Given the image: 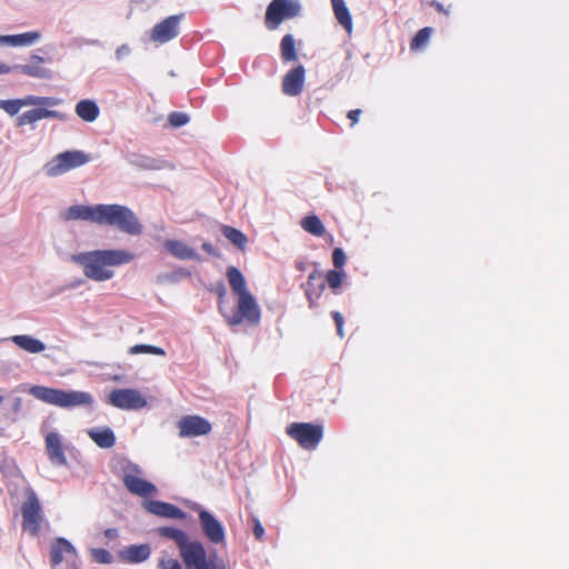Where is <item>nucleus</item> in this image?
I'll return each instance as SVG.
<instances>
[{"mask_svg": "<svg viewBox=\"0 0 569 569\" xmlns=\"http://www.w3.org/2000/svg\"><path fill=\"white\" fill-rule=\"evenodd\" d=\"M133 259V253L123 249L92 250L71 257L87 278L98 282L110 280L114 276L112 267L127 264Z\"/></svg>", "mask_w": 569, "mask_h": 569, "instance_id": "nucleus-1", "label": "nucleus"}, {"mask_svg": "<svg viewBox=\"0 0 569 569\" xmlns=\"http://www.w3.org/2000/svg\"><path fill=\"white\" fill-rule=\"evenodd\" d=\"M97 224L116 228L129 236H139L143 227L137 214L127 206L99 204Z\"/></svg>", "mask_w": 569, "mask_h": 569, "instance_id": "nucleus-2", "label": "nucleus"}, {"mask_svg": "<svg viewBox=\"0 0 569 569\" xmlns=\"http://www.w3.org/2000/svg\"><path fill=\"white\" fill-rule=\"evenodd\" d=\"M29 393L38 400L60 408L90 407L93 397L89 392L77 390H61L44 386H33Z\"/></svg>", "mask_w": 569, "mask_h": 569, "instance_id": "nucleus-3", "label": "nucleus"}, {"mask_svg": "<svg viewBox=\"0 0 569 569\" xmlns=\"http://www.w3.org/2000/svg\"><path fill=\"white\" fill-rule=\"evenodd\" d=\"M179 551L188 569H227L216 555L207 558L206 549L198 540L188 538Z\"/></svg>", "mask_w": 569, "mask_h": 569, "instance_id": "nucleus-4", "label": "nucleus"}, {"mask_svg": "<svg viewBox=\"0 0 569 569\" xmlns=\"http://www.w3.org/2000/svg\"><path fill=\"white\" fill-rule=\"evenodd\" d=\"M118 465L123 485L128 491L139 497H149L157 493V488L153 483L140 478L142 470L138 465L124 459L119 460Z\"/></svg>", "mask_w": 569, "mask_h": 569, "instance_id": "nucleus-5", "label": "nucleus"}, {"mask_svg": "<svg viewBox=\"0 0 569 569\" xmlns=\"http://www.w3.org/2000/svg\"><path fill=\"white\" fill-rule=\"evenodd\" d=\"M22 529L30 536L39 535L44 516L37 493L32 489L27 490V498L21 506Z\"/></svg>", "mask_w": 569, "mask_h": 569, "instance_id": "nucleus-6", "label": "nucleus"}, {"mask_svg": "<svg viewBox=\"0 0 569 569\" xmlns=\"http://www.w3.org/2000/svg\"><path fill=\"white\" fill-rule=\"evenodd\" d=\"M89 161L88 154L80 150L64 151L57 154L43 167L47 177H58Z\"/></svg>", "mask_w": 569, "mask_h": 569, "instance_id": "nucleus-7", "label": "nucleus"}, {"mask_svg": "<svg viewBox=\"0 0 569 569\" xmlns=\"http://www.w3.org/2000/svg\"><path fill=\"white\" fill-rule=\"evenodd\" d=\"M300 0H272L266 11V26L277 29L283 20L293 19L301 13Z\"/></svg>", "mask_w": 569, "mask_h": 569, "instance_id": "nucleus-8", "label": "nucleus"}, {"mask_svg": "<svg viewBox=\"0 0 569 569\" xmlns=\"http://www.w3.org/2000/svg\"><path fill=\"white\" fill-rule=\"evenodd\" d=\"M237 298V311L231 316H226L228 325L234 327L240 325L242 321H246L251 326L259 325L261 310L251 292Z\"/></svg>", "mask_w": 569, "mask_h": 569, "instance_id": "nucleus-9", "label": "nucleus"}, {"mask_svg": "<svg viewBox=\"0 0 569 569\" xmlns=\"http://www.w3.org/2000/svg\"><path fill=\"white\" fill-rule=\"evenodd\" d=\"M287 433L305 449H313L321 441L323 432L320 426L295 422L288 426Z\"/></svg>", "mask_w": 569, "mask_h": 569, "instance_id": "nucleus-10", "label": "nucleus"}, {"mask_svg": "<svg viewBox=\"0 0 569 569\" xmlns=\"http://www.w3.org/2000/svg\"><path fill=\"white\" fill-rule=\"evenodd\" d=\"M109 402L122 410H140L147 407L144 396L137 389H116L109 395Z\"/></svg>", "mask_w": 569, "mask_h": 569, "instance_id": "nucleus-11", "label": "nucleus"}, {"mask_svg": "<svg viewBox=\"0 0 569 569\" xmlns=\"http://www.w3.org/2000/svg\"><path fill=\"white\" fill-rule=\"evenodd\" d=\"M60 103V99L51 97L26 96L21 99H0V109L13 117L24 107H54Z\"/></svg>", "mask_w": 569, "mask_h": 569, "instance_id": "nucleus-12", "label": "nucleus"}, {"mask_svg": "<svg viewBox=\"0 0 569 569\" xmlns=\"http://www.w3.org/2000/svg\"><path fill=\"white\" fill-rule=\"evenodd\" d=\"M183 14H173L157 23L150 32L152 42L163 44L174 39L179 34V26Z\"/></svg>", "mask_w": 569, "mask_h": 569, "instance_id": "nucleus-13", "label": "nucleus"}, {"mask_svg": "<svg viewBox=\"0 0 569 569\" xmlns=\"http://www.w3.org/2000/svg\"><path fill=\"white\" fill-rule=\"evenodd\" d=\"M199 512V522L203 535L212 543L219 545L226 541V532L222 523L209 511L197 507Z\"/></svg>", "mask_w": 569, "mask_h": 569, "instance_id": "nucleus-14", "label": "nucleus"}, {"mask_svg": "<svg viewBox=\"0 0 569 569\" xmlns=\"http://www.w3.org/2000/svg\"><path fill=\"white\" fill-rule=\"evenodd\" d=\"M78 558V551L73 545L66 538H56L50 546V561L52 569H59L62 561L71 562Z\"/></svg>", "mask_w": 569, "mask_h": 569, "instance_id": "nucleus-15", "label": "nucleus"}, {"mask_svg": "<svg viewBox=\"0 0 569 569\" xmlns=\"http://www.w3.org/2000/svg\"><path fill=\"white\" fill-rule=\"evenodd\" d=\"M179 437L192 438L204 436L210 432L211 425L199 416H186L178 421Z\"/></svg>", "mask_w": 569, "mask_h": 569, "instance_id": "nucleus-16", "label": "nucleus"}, {"mask_svg": "<svg viewBox=\"0 0 569 569\" xmlns=\"http://www.w3.org/2000/svg\"><path fill=\"white\" fill-rule=\"evenodd\" d=\"M305 74L306 70L301 64L288 71L282 80L283 93L290 97L298 96L303 89Z\"/></svg>", "mask_w": 569, "mask_h": 569, "instance_id": "nucleus-17", "label": "nucleus"}, {"mask_svg": "<svg viewBox=\"0 0 569 569\" xmlns=\"http://www.w3.org/2000/svg\"><path fill=\"white\" fill-rule=\"evenodd\" d=\"M98 210L99 204L96 206H84V204H74L67 208L61 217L66 221L71 220H84L97 223L98 220Z\"/></svg>", "mask_w": 569, "mask_h": 569, "instance_id": "nucleus-18", "label": "nucleus"}, {"mask_svg": "<svg viewBox=\"0 0 569 569\" xmlns=\"http://www.w3.org/2000/svg\"><path fill=\"white\" fill-rule=\"evenodd\" d=\"M46 450L50 461L56 466H66L67 457L62 448L61 436L51 431L46 437Z\"/></svg>", "mask_w": 569, "mask_h": 569, "instance_id": "nucleus-19", "label": "nucleus"}, {"mask_svg": "<svg viewBox=\"0 0 569 569\" xmlns=\"http://www.w3.org/2000/svg\"><path fill=\"white\" fill-rule=\"evenodd\" d=\"M143 507L148 512L163 518L183 519L186 516V513L178 507L163 501H146Z\"/></svg>", "mask_w": 569, "mask_h": 569, "instance_id": "nucleus-20", "label": "nucleus"}, {"mask_svg": "<svg viewBox=\"0 0 569 569\" xmlns=\"http://www.w3.org/2000/svg\"><path fill=\"white\" fill-rule=\"evenodd\" d=\"M164 249L174 258L180 260H200L197 251L180 240L169 239L163 242Z\"/></svg>", "mask_w": 569, "mask_h": 569, "instance_id": "nucleus-21", "label": "nucleus"}, {"mask_svg": "<svg viewBox=\"0 0 569 569\" xmlns=\"http://www.w3.org/2000/svg\"><path fill=\"white\" fill-rule=\"evenodd\" d=\"M151 555V548L147 543L131 545L119 552V557L129 563H139L147 560Z\"/></svg>", "mask_w": 569, "mask_h": 569, "instance_id": "nucleus-22", "label": "nucleus"}, {"mask_svg": "<svg viewBox=\"0 0 569 569\" xmlns=\"http://www.w3.org/2000/svg\"><path fill=\"white\" fill-rule=\"evenodd\" d=\"M48 118L63 119V116L59 111H56V110H49L46 108H37V109L28 110V111L21 113L17 118V126L20 127V126H24V124H30V123H34L39 120L48 119Z\"/></svg>", "mask_w": 569, "mask_h": 569, "instance_id": "nucleus-23", "label": "nucleus"}, {"mask_svg": "<svg viewBox=\"0 0 569 569\" xmlns=\"http://www.w3.org/2000/svg\"><path fill=\"white\" fill-rule=\"evenodd\" d=\"M38 31H30L20 34L0 36V46L27 47L40 40Z\"/></svg>", "mask_w": 569, "mask_h": 569, "instance_id": "nucleus-24", "label": "nucleus"}, {"mask_svg": "<svg viewBox=\"0 0 569 569\" xmlns=\"http://www.w3.org/2000/svg\"><path fill=\"white\" fill-rule=\"evenodd\" d=\"M76 114L86 122H93L99 118L100 109L92 99L80 100L74 107Z\"/></svg>", "mask_w": 569, "mask_h": 569, "instance_id": "nucleus-25", "label": "nucleus"}, {"mask_svg": "<svg viewBox=\"0 0 569 569\" xmlns=\"http://www.w3.org/2000/svg\"><path fill=\"white\" fill-rule=\"evenodd\" d=\"M10 340L20 349L29 353H40L46 350V345L32 336L29 335H16Z\"/></svg>", "mask_w": 569, "mask_h": 569, "instance_id": "nucleus-26", "label": "nucleus"}, {"mask_svg": "<svg viewBox=\"0 0 569 569\" xmlns=\"http://www.w3.org/2000/svg\"><path fill=\"white\" fill-rule=\"evenodd\" d=\"M89 438L100 448H111L116 442L113 431L109 427L91 428L87 431Z\"/></svg>", "mask_w": 569, "mask_h": 569, "instance_id": "nucleus-27", "label": "nucleus"}, {"mask_svg": "<svg viewBox=\"0 0 569 569\" xmlns=\"http://www.w3.org/2000/svg\"><path fill=\"white\" fill-rule=\"evenodd\" d=\"M335 17L348 33L352 32V18L345 0H331Z\"/></svg>", "mask_w": 569, "mask_h": 569, "instance_id": "nucleus-28", "label": "nucleus"}, {"mask_svg": "<svg viewBox=\"0 0 569 569\" xmlns=\"http://www.w3.org/2000/svg\"><path fill=\"white\" fill-rule=\"evenodd\" d=\"M227 278L233 293L237 297L250 292L247 288L246 279L238 268L229 267L227 269Z\"/></svg>", "mask_w": 569, "mask_h": 569, "instance_id": "nucleus-29", "label": "nucleus"}, {"mask_svg": "<svg viewBox=\"0 0 569 569\" xmlns=\"http://www.w3.org/2000/svg\"><path fill=\"white\" fill-rule=\"evenodd\" d=\"M221 231H222V234L237 248H239L240 250L246 249L248 239H247L246 234L242 233L240 230H238L233 227L223 226Z\"/></svg>", "mask_w": 569, "mask_h": 569, "instance_id": "nucleus-30", "label": "nucleus"}, {"mask_svg": "<svg viewBox=\"0 0 569 569\" xmlns=\"http://www.w3.org/2000/svg\"><path fill=\"white\" fill-rule=\"evenodd\" d=\"M127 160L131 166L137 167L139 169L157 170L160 168L157 163V160L138 153L129 154Z\"/></svg>", "mask_w": 569, "mask_h": 569, "instance_id": "nucleus-31", "label": "nucleus"}, {"mask_svg": "<svg viewBox=\"0 0 569 569\" xmlns=\"http://www.w3.org/2000/svg\"><path fill=\"white\" fill-rule=\"evenodd\" d=\"M189 271L184 268H178L170 272L159 273L156 278L157 283L159 284H173L178 283L181 279L189 277Z\"/></svg>", "mask_w": 569, "mask_h": 569, "instance_id": "nucleus-32", "label": "nucleus"}, {"mask_svg": "<svg viewBox=\"0 0 569 569\" xmlns=\"http://www.w3.org/2000/svg\"><path fill=\"white\" fill-rule=\"evenodd\" d=\"M158 532L160 536L168 538L177 545V547L180 549V547L186 542V540L189 538L188 535L180 529L173 528V527H160L158 529Z\"/></svg>", "mask_w": 569, "mask_h": 569, "instance_id": "nucleus-33", "label": "nucleus"}, {"mask_svg": "<svg viewBox=\"0 0 569 569\" xmlns=\"http://www.w3.org/2000/svg\"><path fill=\"white\" fill-rule=\"evenodd\" d=\"M11 68V72L16 70H20L22 73L36 77L40 79H48L50 78V71L41 66H33V64H17Z\"/></svg>", "mask_w": 569, "mask_h": 569, "instance_id": "nucleus-34", "label": "nucleus"}, {"mask_svg": "<svg viewBox=\"0 0 569 569\" xmlns=\"http://www.w3.org/2000/svg\"><path fill=\"white\" fill-rule=\"evenodd\" d=\"M301 227L313 236H322L325 233V226L317 216H308L301 221Z\"/></svg>", "mask_w": 569, "mask_h": 569, "instance_id": "nucleus-35", "label": "nucleus"}, {"mask_svg": "<svg viewBox=\"0 0 569 569\" xmlns=\"http://www.w3.org/2000/svg\"><path fill=\"white\" fill-rule=\"evenodd\" d=\"M281 54L286 61H293L297 59V52L295 48V39L291 34H286L280 43Z\"/></svg>", "mask_w": 569, "mask_h": 569, "instance_id": "nucleus-36", "label": "nucleus"}, {"mask_svg": "<svg viewBox=\"0 0 569 569\" xmlns=\"http://www.w3.org/2000/svg\"><path fill=\"white\" fill-rule=\"evenodd\" d=\"M129 353H131V355L151 353V355H157V356H164L166 351L160 347L141 343V345L132 346L129 349Z\"/></svg>", "mask_w": 569, "mask_h": 569, "instance_id": "nucleus-37", "label": "nucleus"}, {"mask_svg": "<svg viewBox=\"0 0 569 569\" xmlns=\"http://www.w3.org/2000/svg\"><path fill=\"white\" fill-rule=\"evenodd\" d=\"M432 29L427 27L417 32L411 42V49H418L426 44L431 36Z\"/></svg>", "mask_w": 569, "mask_h": 569, "instance_id": "nucleus-38", "label": "nucleus"}, {"mask_svg": "<svg viewBox=\"0 0 569 569\" xmlns=\"http://www.w3.org/2000/svg\"><path fill=\"white\" fill-rule=\"evenodd\" d=\"M345 277H346L345 271L330 270V271H328V273L326 276V280H327L328 286L331 289L336 290V289L340 288Z\"/></svg>", "mask_w": 569, "mask_h": 569, "instance_id": "nucleus-39", "label": "nucleus"}, {"mask_svg": "<svg viewBox=\"0 0 569 569\" xmlns=\"http://www.w3.org/2000/svg\"><path fill=\"white\" fill-rule=\"evenodd\" d=\"M169 123L172 126V127H182L184 124H187L190 120L189 116L184 112H172L169 114Z\"/></svg>", "mask_w": 569, "mask_h": 569, "instance_id": "nucleus-40", "label": "nucleus"}, {"mask_svg": "<svg viewBox=\"0 0 569 569\" xmlns=\"http://www.w3.org/2000/svg\"><path fill=\"white\" fill-rule=\"evenodd\" d=\"M92 558L98 563H111L112 562V556L111 553L106 549H92L91 550Z\"/></svg>", "mask_w": 569, "mask_h": 569, "instance_id": "nucleus-41", "label": "nucleus"}, {"mask_svg": "<svg viewBox=\"0 0 569 569\" xmlns=\"http://www.w3.org/2000/svg\"><path fill=\"white\" fill-rule=\"evenodd\" d=\"M346 254L341 248H336L332 252L333 266L338 269L342 268L346 263Z\"/></svg>", "mask_w": 569, "mask_h": 569, "instance_id": "nucleus-42", "label": "nucleus"}, {"mask_svg": "<svg viewBox=\"0 0 569 569\" xmlns=\"http://www.w3.org/2000/svg\"><path fill=\"white\" fill-rule=\"evenodd\" d=\"M325 288H326L325 283H321L317 291H312L309 288L306 290V296L309 301L310 308H313L316 306V301L320 297V295L322 293Z\"/></svg>", "mask_w": 569, "mask_h": 569, "instance_id": "nucleus-43", "label": "nucleus"}, {"mask_svg": "<svg viewBox=\"0 0 569 569\" xmlns=\"http://www.w3.org/2000/svg\"><path fill=\"white\" fill-rule=\"evenodd\" d=\"M131 51L132 50H131L130 46L127 43H123L116 49L114 57H116L117 61H122L123 59H126L127 57H129L131 54Z\"/></svg>", "mask_w": 569, "mask_h": 569, "instance_id": "nucleus-44", "label": "nucleus"}, {"mask_svg": "<svg viewBox=\"0 0 569 569\" xmlns=\"http://www.w3.org/2000/svg\"><path fill=\"white\" fill-rule=\"evenodd\" d=\"M159 565L162 569H182L176 559H161Z\"/></svg>", "mask_w": 569, "mask_h": 569, "instance_id": "nucleus-45", "label": "nucleus"}, {"mask_svg": "<svg viewBox=\"0 0 569 569\" xmlns=\"http://www.w3.org/2000/svg\"><path fill=\"white\" fill-rule=\"evenodd\" d=\"M253 535L257 539H261L264 535V528L262 527V525L259 520L254 521Z\"/></svg>", "mask_w": 569, "mask_h": 569, "instance_id": "nucleus-46", "label": "nucleus"}, {"mask_svg": "<svg viewBox=\"0 0 569 569\" xmlns=\"http://www.w3.org/2000/svg\"><path fill=\"white\" fill-rule=\"evenodd\" d=\"M22 408V399L20 397H17L11 406V410L14 415L19 413Z\"/></svg>", "mask_w": 569, "mask_h": 569, "instance_id": "nucleus-47", "label": "nucleus"}, {"mask_svg": "<svg viewBox=\"0 0 569 569\" xmlns=\"http://www.w3.org/2000/svg\"><path fill=\"white\" fill-rule=\"evenodd\" d=\"M360 114H361V110L360 109L351 110L348 113V118L352 121V126L359 121Z\"/></svg>", "mask_w": 569, "mask_h": 569, "instance_id": "nucleus-48", "label": "nucleus"}, {"mask_svg": "<svg viewBox=\"0 0 569 569\" xmlns=\"http://www.w3.org/2000/svg\"><path fill=\"white\" fill-rule=\"evenodd\" d=\"M332 318H333L337 327L343 326V317L340 312H338V311L332 312Z\"/></svg>", "mask_w": 569, "mask_h": 569, "instance_id": "nucleus-49", "label": "nucleus"}, {"mask_svg": "<svg viewBox=\"0 0 569 569\" xmlns=\"http://www.w3.org/2000/svg\"><path fill=\"white\" fill-rule=\"evenodd\" d=\"M104 536L108 539H114L118 536V530L114 528H109L104 531Z\"/></svg>", "mask_w": 569, "mask_h": 569, "instance_id": "nucleus-50", "label": "nucleus"}, {"mask_svg": "<svg viewBox=\"0 0 569 569\" xmlns=\"http://www.w3.org/2000/svg\"><path fill=\"white\" fill-rule=\"evenodd\" d=\"M431 6H432L436 10H438L439 12H443V13H445V14H447V16L449 14V11H448V10H446V9L443 8L442 3L438 2V1H432V2H431Z\"/></svg>", "mask_w": 569, "mask_h": 569, "instance_id": "nucleus-51", "label": "nucleus"}, {"mask_svg": "<svg viewBox=\"0 0 569 569\" xmlns=\"http://www.w3.org/2000/svg\"><path fill=\"white\" fill-rule=\"evenodd\" d=\"M11 72V68L10 66L3 63V62H0V74H7V73H10Z\"/></svg>", "mask_w": 569, "mask_h": 569, "instance_id": "nucleus-52", "label": "nucleus"}, {"mask_svg": "<svg viewBox=\"0 0 569 569\" xmlns=\"http://www.w3.org/2000/svg\"><path fill=\"white\" fill-rule=\"evenodd\" d=\"M320 277V273L318 271H312L308 277V286L311 284L313 280Z\"/></svg>", "mask_w": 569, "mask_h": 569, "instance_id": "nucleus-53", "label": "nucleus"}, {"mask_svg": "<svg viewBox=\"0 0 569 569\" xmlns=\"http://www.w3.org/2000/svg\"><path fill=\"white\" fill-rule=\"evenodd\" d=\"M202 249H203L204 251H207L208 253H213V247H212L210 243H208V242H204V243L202 244Z\"/></svg>", "mask_w": 569, "mask_h": 569, "instance_id": "nucleus-54", "label": "nucleus"}, {"mask_svg": "<svg viewBox=\"0 0 569 569\" xmlns=\"http://www.w3.org/2000/svg\"><path fill=\"white\" fill-rule=\"evenodd\" d=\"M337 332L342 338L343 337V326L342 327H337Z\"/></svg>", "mask_w": 569, "mask_h": 569, "instance_id": "nucleus-55", "label": "nucleus"}, {"mask_svg": "<svg viewBox=\"0 0 569 569\" xmlns=\"http://www.w3.org/2000/svg\"><path fill=\"white\" fill-rule=\"evenodd\" d=\"M34 59H37L38 61H43V59L41 57H34Z\"/></svg>", "mask_w": 569, "mask_h": 569, "instance_id": "nucleus-56", "label": "nucleus"}, {"mask_svg": "<svg viewBox=\"0 0 569 569\" xmlns=\"http://www.w3.org/2000/svg\"><path fill=\"white\" fill-rule=\"evenodd\" d=\"M169 74H170L171 77H176L174 71H170V72H169Z\"/></svg>", "mask_w": 569, "mask_h": 569, "instance_id": "nucleus-57", "label": "nucleus"}, {"mask_svg": "<svg viewBox=\"0 0 569 569\" xmlns=\"http://www.w3.org/2000/svg\"><path fill=\"white\" fill-rule=\"evenodd\" d=\"M4 398L0 395V405L3 402Z\"/></svg>", "mask_w": 569, "mask_h": 569, "instance_id": "nucleus-58", "label": "nucleus"}]
</instances>
